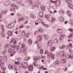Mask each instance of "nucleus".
<instances>
[{
	"instance_id": "52",
	"label": "nucleus",
	"mask_w": 73,
	"mask_h": 73,
	"mask_svg": "<svg viewBox=\"0 0 73 73\" xmlns=\"http://www.w3.org/2000/svg\"><path fill=\"white\" fill-rule=\"evenodd\" d=\"M9 68L10 69H12V65H10L9 66Z\"/></svg>"
},
{
	"instance_id": "9",
	"label": "nucleus",
	"mask_w": 73,
	"mask_h": 73,
	"mask_svg": "<svg viewBox=\"0 0 73 73\" xmlns=\"http://www.w3.org/2000/svg\"><path fill=\"white\" fill-rule=\"evenodd\" d=\"M25 66L23 64H21V67H22V68H23L24 69H26L27 68V66H28V64H27V62H25Z\"/></svg>"
},
{
	"instance_id": "30",
	"label": "nucleus",
	"mask_w": 73,
	"mask_h": 73,
	"mask_svg": "<svg viewBox=\"0 0 73 73\" xmlns=\"http://www.w3.org/2000/svg\"><path fill=\"white\" fill-rule=\"evenodd\" d=\"M45 17L46 18V20H49V18H50V16L48 15H46L45 16Z\"/></svg>"
},
{
	"instance_id": "51",
	"label": "nucleus",
	"mask_w": 73,
	"mask_h": 73,
	"mask_svg": "<svg viewBox=\"0 0 73 73\" xmlns=\"http://www.w3.org/2000/svg\"><path fill=\"white\" fill-rule=\"evenodd\" d=\"M72 5H73L71 4H69L68 5V7L69 8H70V9H71V8H72Z\"/></svg>"
},
{
	"instance_id": "36",
	"label": "nucleus",
	"mask_w": 73,
	"mask_h": 73,
	"mask_svg": "<svg viewBox=\"0 0 73 73\" xmlns=\"http://www.w3.org/2000/svg\"><path fill=\"white\" fill-rule=\"evenodd\" d=\"M9 10L11 11V12H13V11H15V9L13 8H11Z\"/></svg>"
},
{
	"instance_id": "56",
	"label": "nucleus",
	"mask_w": 73,
	"mask_h": 73,
	"mask_svg": "<svg viewBox=\"0 0 73 73\" xmlns=\"http://www.w3.org/2000/svg\"><path fill=\"white\" fill-rule=\"evenodd\" d=\"M1 13H3V14H5V11H4V10L1 11Z\"/></svg>"
},
{
	"instance_id": "18",
	"label": "nucleus",
	"mask_w": 73,
	"mask_h": 73,
	"mask_svg": "<svg viewBox=\"0 0 73 73\" xmlns=\"http://www.w3.org/2000/svg\"><path fill=\"white\" fill-rule=\"evenodd\" d=\"M52 7L54 9H55V8H57V5H56V4L55 3V2L53 3H52Z\"/></svg>"
},
{
	"instance_id": "19",
	"label": "nucleus",
	"mask_w": 73,
	"mask_h": 73,
	"mask_svg": "<svg viewBox=\"0 0 73 73\" xmlns=\"http://www.w3.org/2000/svg\"><path fill=\"white\" fill-rule=\"evenodd\" d=\"M28 68L29 69V70H30V71H32V70H33V66H29L28 67Z\"/></svg>"
},
{
	"instance_id": "38",
	"label": "nucleus",
	"mask_w": 73,
	"mask_h": 73,
	"mask_svg": "<svg viewBox=\"0 0 73 73\" xmlns=\"http://www.w3.org/2000/svg\"><path fill=\"white\" fill-rule=\"evenodd\" d=\"M49 12L50 13H52V14H53V13H57V11H56V10H54V12H52V11H49Z\"/></svg>"
},
{
	"instance_id": "39",
	"label": "nucleus",
	"mask_w": 73,
	"mask_h": 73,
	"mask_svg": "<svg viewBox=\"0 0 73 73\" xmlns=\"http://www.w3.org/2000/svg\"><path fill=\"white\" fill-rule=\"evenodd\" d=\"M58 13H64V10H61L58 11Z\"/></svg>"
},
{
	"instance_id": "29",
	"label": "nucleus",
	"mask_w": 73,
	"mask_h": 73,
	"mask_svg": "<svg viewBox=\"0 0 73 73\" xmlns=\"http://www.w3.org/2000/svg\"><path fill=\"white\" fill-rule=\"evenodd\" d=\"M43 36L47 40L49 38V36L48 35H45V34H43Z\"/></svg>"
},
{
	"instance_id": "64",
	"label": "nucleus",
	"mask_w": 73,
	"mask_h": 73,
	"mask_svg": "<svg viewBox=\"0 0 73 73\" xmlns=\"http://www.w3.org/2000/svg\"><path fill=\"white\" fill-rule=\"evenodd\" d=\"M13 66H14V67L15 68H16V67H17V65L14 64L13 65Z\"/></svg>"
},
{
	"instance_id": "34",
	"label": "nucleus",
	"mask_w": 73,
	"mask_h": 73,
	"mask_svg": "<svg viewBox=\"0 0 73 73\" xmlns=\"http://www.w3.org/2000/svg\"><path fill=\"white\" fill-rule=\"evenodd\" d=\"M66 1L67 3L70 4L72 3V0H66Z\"/></svg>"
},
{
	"instance_id": "28",
	"label": "nucleus",
	"mask_w": 73,
	"mask_h": 73,
	"mask_svg": "<svg viewBox=\"0 0 73 73\" xmlns=\"http://www.w3.org/2000/svg\"><path fill=\"white\" fill-rule=\"evenodd\" d=\"M65 57L67 59L70 58V56L69 55V54L66 53L65 54Z\"/></svg>"
},
{
	"instance_id": "2",
	"label": "nucleus",
	"mask_w": 73,
	"mask_h": 73,
	"mask_svg": "<svg viewBox=\"0 0 73 73\" xmlns=\"http://www.w3.org/2000/svg\"><path fill=\"white\" fill-rule=\"evenodd\" d=\"M13 42V45L11 46V48H13V49L16 48L17 50H18V49H19V46H16V42H17V41L16 40L13 39V38H11V42L12 43Z\"/></svg>"
},
{
	"instance_id": "26",
	"label": "nucleus",
	"mask_w": 73,
	"mask_h": 73,
	"mask_svg": "<svg viewBox=\"0 0 73 73\" xmlns=\"http://www.w3.org/2000/svg\"><path fill=\"white\" fill-rule=\"evenodd\" d=\"M10 7H11V8H12V7H14V8H15L18 9V6L14 5L13 4L11 5L10 6Z\"/></svg>"
},
{
	"instance_id": "61",
	"label": "nucleus",
	"mask_w": 73,
	"mask_h": 73,
	"mask_svg": "<svg viewBox=\"0 0 73 73\" xmlns=\"http://www.w3.org/2000/svg\"><path fill=\"white\" fill-rule=\"evenodd\" d=\"M73 19H71L70 21V23H73Z\"/></svg>"
},
{
	"instance_id": "31",
	"label": "nucleus",
	"mask_w": 73,
	"mask_h": 73,
	"mask_svg": "<svg viewBox=\"0 0 73 73\" xmlns=\"http://www.w3.org/2000/svg\"><path fill=\"white\" fill-rule=\"evenodd\" d=\"M36 7H37V5L36 4H34L32 6L33 9H35V8H36Z\"/></svg>"
},
{
	"instance_id": "3",
	"label": "nucleus",
	"mask_w": 73,
	"mask_h": 73,
	"mask_svg": "<svg viewBox=\"0 0 73 73\" xmlns=\"http://www.w3.org/2000/svg\"><path fill=\"white\" fill-rule=\"evenodd\" d=\"M55 55L54 54H52V52H50L47 53V56L48 58H50L51 57L52 60L54 59V57Z\"/></svg>"
},
{
	"instance_id": "10",
	"label": "nucleus",
	"mask_w": 73,
	"mask_h": 73,
	"mask_svg": "<svg viewBox=\"0 0 73 73\" xmlns=\"http://www.w3.org/2000/svg\"><path fill=\"white\" fill-rule=\"evenodd\" d=\"M11 45L9 44H6L5 46H4V48L5 49H8L9 48V47H10Z\"/></svg>"
},
{
	"instance_id": "7",
	"label": "nucleus",
	"mask_w": 73,
	"mask_h": 73,
	"mask_svg": "<svg viewBox=\"0 0 73 73\" xmlns=\"http://www.w3.org/2000/svg\"><path fill=\"white\" fill-rule=\"evenodd\" d=\"M64 54H65V52L64 51H61L59 53V56L61 57H64L65 56Z\"/></svg>"
},
{
	"instance_id": "6",
	"label": "nucleus",
	"mask_w": 73,
	"mask_h": 73,
	"mask_svg": "<svg viewBox=\"0 0 73 73\" xmlns=\"http://www.w3.org/2000/svg\"><path fill=\"white\" fill-rule=\"evenodd\" d=\"M8 52L9 53H12H12H16L15 50H12L11 48L9 49Z\"/></svg>"
},
{
	"instance_id": "53",
	"label": "nucleus",
	"mask_w": 73,
	"mask_h": 73,
	"mask_svg": "<svg viewBox=\"0 0 73 73\" xmlns=\"http://www.w3.org/2000/svg\"><path fill=\"white\" fill-rule=\"evenodd\" d=\"M40 54H42V53H43V50H40Z\"/></svg>"
},
{
	"instance_id": "22",
	"label": "nucleus",
	"mask_w": 73,
	"mask_h": 73,
	"mask_svg": "<svg viewBox=\"0 0 73 73\" xmlns=\"http://www.w3.org/2000/svg\"><path fill=\"white\" fill-rule=\"evenodd\" d=\"M62 32H63V31H62V30L61 29H58L57 31V32L58 33H62Z\"/></svg>"
},
{
	"instance_id": "54",
	"label": "nucleus",
	"mask_w": 73,
	"mask_h": 73,
	"mask_svg": "<svg viewBox=\"0 0 73 73\" xmlns=\"http://www.w3.org/2000/svg\"><path fill=\"white\" fill-rule=\"evenodd\" d=\"M34 61H36V60H38V59H37V57H35L34 58Z\"/></svg>"
},
{
	"instance_id": "59",
	"label": "nucleus",
	"mask_w": 73,
	"mask_h": 73,
	"mask_svg": "<svg viewBox=\"0 0 73 73\" xmlns=\"http://www.w3.org/2000/svg\"><path fill=\"white\" fill-rule=\"evenodd\" d=\"M29 33H28L27 34V37L28 38L29 37Z\"/></svg>"
},
{
	"instance_id": "20",
	"label": "nucleus",
	"mask_w": 73,
	"mask_h": 73,
	"mask_svg": "<svg viewBox=\"0 0 73 73\" xmlns=\"http://www.w3.org/2000/svg\"><path fill=\"white\" fill-rule=\"evenodd\" d=\"M55 64L56 65H59V64H60V61L58 60H56L55 62Z\"/></svg>"
},
{
	"instance_id": "62",
	"label": "nucleus",
	"mask_w": 73,
	"mask_h": 73,
	"mask_svg": "<svg viewBox=\"0 0 73 73\" xmlns=\"http://www.w3.org/2000/svg\"><path fill=\"white\" fill-rule=\"evenodd\" d=\"M28 21H26L25 23H24V24H28Z\"/></svg>"
},
{
	"instance_id": "16",
	"label": "nucleus",
	"mask_w": 73,
	"mask_h": 73,
	"mask_svg": "<svg viewBox=\"0 0 73 73\" xmlns=\"http://www.w3.org/2000/svg\"><path fill=\"white\" fill-rule=\"evenodd\" d=\"M19 4L23 7H24V6H25V4H24V3H23V1L22 0L19 1Z\"/></svg>"
},
{
	"instance_id": "49",
	"label": "nucleus",
	"mask_w": 73,
	"mask_h": 73,
	"mask_svg": "<svg viewBox=\"0 0 73 73\" xmlns=\"http://www.w3.org/2000/svg\"><path fill=\"white\" fill-rule=\"evenodd\" d=\"M24 20V18H21L19 19V21H22V20Z\"/></svg>"
},
{
	"instance_id": "57",
	"label": "nucleus",
	"mask_w": 73,
	"mask_h": 73,
	"mask_svg": "<svg viewBox=\"0 0 73 73\" xmlns=\"http://www.w3.org/2000/svg\"><path fill=\"white\" fill-rule=\"evenodd\" d=\"M66 48L67 50H69V49H70V47H69L68 45L66 46Z\"/></svg>"
},
{
	"instance_id": "21",
	"label": "nucleus",
	"mask_w": 73,
	"mask_h": 73,
	"mask_svg": "<svg viewBox=\"0 0 73 73\" xmlns=\"http://www.w3.org/2000/svg\"><path fill=\"white\" fill-rule=\"evenodd\" d=\"M67 13H68L70 17H71V16H72V13H71V11H70L69 10L68 11H67Z\"/></svg>"
},
{
	"instance_id": "23",
	"label": "nucleus",
	"mask_w": 73,
	"mask_h": 73,
	"mask_svg": "<svg viewBox=\"0 0 73 73\" xmlns=\"http://www.w3.org/2000/svg\"><path fill=\"white\" fill-rule=\"evenodd\" d=\"M28 43L29 45H31L32 43V40L31 39H29L28 41Z\"/></svg>"
},
{
	"instance_id": "13",
	"label": "nucleus",
	"mask_w": 73,
	"mask_h": 73,
	"mask_svg": "<svg viewBox=\"0 0 73 73\" xmlns=\"http://www.w3.org/2000/svg\"><path fill=\"white\" fill-rule=\"evenodd\" d=\"M38 40H39V41L40 42L42 41V35H41L38 36Z\"/></svg>"
},
{
	"instance_id": "42",
	"label": "nucleus",
	"mask_w": 73,
	"mask_h": 73,
	"mask_svg": "<svg viewBox=\"0 0 73 73\" xmlns=\"http://www.w3.org/2000/svg\"><path fill=\"white\" fill-rule=\"evenodd\" d=\"M43 31H44V29L42 28H40L38 30V31L39 32H42Z\"/></svg>"
},
{
	"instance_id": "24",
	"label": "nucleus",
	"mask_w": 73,
	"mask_h": 73,
	"mask_svg": "<svg viewBox=\"0 0 73 73\" xmlns=\"http://www.w3.org/2000/svg\"><path fill=\"white\" fill-rule=\"evenodd\" d=\"M59 20L60 22L62 23L64 21V18H63V17H60L59 18Z\"/></svg>"
},
{
	"instance_id": "15",
	"label": "nucleus",
	"mask_w": 73,
	"mask_h": 73,
	"mask_svg": "<svg viewBox=\"0 0 73 73\" xmlns=\"http://www.w3.org/2000/svg\"><path fill=\"white\" fill-rule=\"evenodd\" d=\"M30 16L31 18L32 19H35L36 18V16L34 15L33 14H30Z\"/></svg>"
},
{
	"instance_id": "12",
	"label": "nucleus",
	"mask_w": 73,
	"mask_h": 73,
	"mask_svg": "<svg viewBox=\"0 0 73 73\" xmlns=\"http://www.w3.org/2000/svg\"><path fill=\"white\" fill-rule=\"evenodd\" d=\"M52 44H53V41L52 40H50L48 42V45L49 46H51Z\"/></svg>"
},
{
	"instance_id": "40",
	"label": "nucleus",
	"mask_w": 73,
	"mask_h": 73,
	"mask_svg": "<svg viewBox=\"0 0 73 73\" xmlns=\"http://www.w3.org/2000/svg\"><path fill=\"white\" fill-rule=\"evenodd\" d=\"M68 47L70 48H72L73 46H72V44L71 43H70L69 45H68Z\"/></svg>"
},
{
	"instance_id": "58",
	"label": "nucleus",
	"mask_w": 73,
	"mask_h": 73,
	"mask_svg": "<svg viewBox=\"0 0 73 73\" xmlns=\"http://www.w3.org/2000/svg\"><path fill=\"white\" fill-rule=\"evenodd\" d=\"M58 39H55L54 40L55 42H56V43H58Z\"/></svg>"
},
{
	"instance_id": "1",
	"label": "nucleus",
	"mask_w": 73,
	"mask_h": 73,
	"mask_svg": "<svg viewBox=\"0 0 73 73\" xmlns=\"http://www.w3.org/2000/svg\"><path fill=\"white\" fill-rule=\"evenodd\" d=\"M21 48H23V52H22V49L21 48L19 49V51L20 53H24V56H26L27 54V53L25 52H26V50L27 49V47L25 46V44H21Z\"/></svg>"
},
{
	"instance_id": "4",
	"label": "nucleus",
	"mask_w": 73,
	"mask_h": 73,
	"mask_svg": "<svg viewBox=\"0 0 73 73\" xmlns=\"http://www.w3.org/2000/svg\"><path fill=\"white\" fill-rule=\"evenodd\" d=\"M4 64V61L1 62L0 63V67L1 68V69H2V70H5L6 68L5 67H4V68L3 67Z\"/></svg>"
},
{
	"instance_id": "37",
	"label": "nucleus",
	"mask_w": 73,
	"mask_h": 73,
	"mask_svg": "<svg viewBox=\"0 0 73 73\" xmlns=\"http://www.w3.org/2000/svg\"><path fill=\"white\" fill-rule=\"evenodd\" d=\"M61 61L62 63H65L66 62V59H62L61 60Z\"/></svg>"
},
{
	"instance_id": "14",
	"label": "nucleus",
	"mask_w": 73,
	"mask_h": 73,
	"mask_svg": "<svg viewBox=\"0 0 73 73\" xmlns=\"http://www.w3.org/2000/svg\"><path fill=\"white\" fill-rule=\"evenodd\" d=\"M7 34L9 36H12L13 35V32L11 31H9L7 32Z\"/></svg>"
},
{
	"instance_id": "41",
	"label": "nucleus",
	"mask_w": 73,
	"mask_h": 73,
	"mask_svg": "<svg viewBox=\"0 0 73 73\" xmlns=\"http://www.w3.org/2000/svg\"><path fill=\"white\" fill-rule=\"evenodd\" d=\"M41 8L42 11H44L45 10V7H44V6H42L41 7Z\"/></svg>"
},
{
	"instance_id": "25",
	"label": "nucleus",
	"mask_w": 73,
	"mask_h": 73,
	"mask_svg": "<svg viewBox=\"0 0 73 73\" xmlns=\"http://www.w3.org/2000/svg\"><path fill=\"white\" fill-rule=\"evenodd\" d=\"M39 15L40 17H43V13L42 12H40L39 13Z\"/></svg>"
},
{
	"instance_id": "8",
	"label": "nucleus",
	"mask_w": 73,
	"mask_h": 73,
	"mask_svg": "<svg viewBox=\"0 0 73 73\" xmlns=\"http://www.w3.org/2000/svg\"><path fill=\"white\" fill-rule=\"evenodd\" d=\"M8 26L9 28H12L14 27V24L13 23H11L10 24L8 25Z\"/></svg>"
},
{
	"instance_id": "63",
	"label": "nucleus",
	"mask_w": 73,
	"mask_h": 73,
	"mask_svg": "<svg viewBox=\"0 0 73 73\" xmlns=\"http://www.w3.org/2000/svg\"><path fill=\"white\" fill-rule=\"evenodd\" d=\"M68 31H70L71 32H73V30L71 29H69L68 30Z\"/></svg>"
},
{
	"instance_id": "55",
	"label": "nucleus",
	"mask_w": 73,
	"mask_h": 73,
	"mask_svg": "<svg viewBox=\"0 0 73 73\" xmlns=\"http://www.w3.org/2000/svg\"><path fill=\"white\" fill-rule=\"evenodd\" d=\"M3 59V56H0V62L1 61V60Z\"/></svg>"
},
{
	"instance_id": "45",
	"label": "nucleus",
	"mask_w": 73,
	"mask_h": 73,
	"mask_svg": "<svg viewBox=\"0 0 73 73\" xmlns=\"http://www.w3.org/2000/svg\"><path fill=\"white\" fill-rule=\"evenodd\" d=\"M5 5H6V6H7V5H8L9 4V1H7L5 3Z\"/></svg>"
},
{
	"instance_id": "27",
	"label": "nucleus",
	"mask_w": 73,
	"mask_h": 73,
	"mask_svg": "<svg viewBox=\"0 0 73 73\" xmlns=\"http://www.w3.org/2000/svg\"><path fill=\"white\" fill-rule=\"evenodd\" d=\"M64 37H65V35L64 34H62L60 36V39L61 40H62L64 38Z\"/></svg>"
},
{
	"instance_id": "43",
	"label": "nucleus",
	"mask_w": 73,
	"mask_h": 73,
	"mask_svg": "<svg viewBox=\"0 0 73 73\" xmlns=\"http://www.w3.org/2000/svg\"><path fill=\"white\" fill-rule=\"evenodd\" d=\"M70 58L71 59H73V54H71L70 55Z\"/></svg>"
},
{
	"instance_id": "48",
	"label": "nucleus",
	"mask_w": 73,
	"mask_h": 73,
	"mask_svg": "<svg viewBox=\"0 0 73 73\" xmlns=\"http://www.w3.org/2000/svg\"><path fill=\"white\" fill-rule=\"evenodd\" d=\"M50 1L51 3H55L57 0H50Z\"/></svg>"
},
{
	"instance_id": "44",
	"label": "nucleus",
	"mask_w": 73,
	"mask_h": 73,
	"mask_svg": "<svg viewBox=\"0 0 73 73\" xmlns=\"http://www.w3.org/2000/svg\"><path fill=\"white\" fill-rule=\"evenodd\" d=\"M7 51L6 50H5L3 51L2 54L4 55V54H5L7 53Z\"/></svg>"
},
{
	"instance_id": "46",
	"label": "nucleus",
	"mask_w": 73,
	"mask_h": 73,
	"mask_svg": "<svg viewBox=\"0 0 73 73\" xmlns=\"http://www.w3.org/2000/svg\"><path fill=\"white\" fill-rule=\"evenodd\" d=\"M52 23H53V22H54V21L56 20L55 18H54V17H52Z\"/></svg>"
},
{
	"instance_id": "32",
	"label": "nucleus",
	"mask_w": 73,
	"mask_h": 73,
	"mask_svg": "<svg viewBox=\"0 0 73 73\" xmlns=\"http://www.w3.org/2000/svg\"><path fill=\"white\" fill-rule=\"evenodd\" d=\"M27 1L29 3L30 5H32L33 4V2L31 1V0H27Z\"/></svg>"
},
{
	"instance_id": "35",
	"label": "nucleus",
	"mask_w": 73,
	"mask_h": 73,
	"mask_svg": "<svg viewBox=\"0 0 73 73\" xmlns=\"http://www.w3.org/2000/svg\"><path fill=\"white\" fill-rule=\"evenodd\" d=\"M55 48L54 46L51 47L50 49V51H53L55 50Z\"/></svg>"
},
{
	"instance_id": "50",
	"label": "nucleus",
	"mask_w": 73,
	"mask_h": 73,
	"mask_svg": "<svg viewBox=\"0 0 73 73\" xmlns=\"http://www.w3.org/2000/svg\"><path fill=\"white\" fill-rule=\"evenodd\" d=\"M65 45H63L62 47H59V48L60 49H64V47H65Z\"/></svg>"
},
{
	"instance_id": "47",
	"label": "nucleus",
	"mask_w": 73,
	"mask_h": 73,
	"mask_svg": "<svg viewBox=\"0 0 73 73\" xmlns=\"http://www.w3.org/2000/svg\"><path fill=\"white\" fill-rule=\"evenodd\" d=\"M22 36H25V33L24 31H23L22 33Z\"/></svg>"
},
{
	"instance_id": "60",
	"label": "nucleus",
	"mask_w": 73,
	"mask_h": 73,
	"mask_svg": "<svg viewBox=\"0 0 73 73\" xmlns=\"http://www.w3.org/2000/svg\"><path fill=\"white\" fill-rule=\"evenodd\" d=\"M48 50H47L46 51V52L44 53V54H46L47 53L48 54Z\"/></svg>"
},
{
	"instance_id": "33",
	"label": "nucleus",
	"mask_w": 73,
	"mask_h": 73,
	"mask_svg": "<svg viewBox=\"0 0 73 73\" xmlns=\"http://www.w3.org/2000/svg\"><path fill=\"white\" fill-rule=\"evenodd\" d=\"M31 58L30 57H27L24 59V61H27Z\"/></svg>"
},
{
	"instance_id": "17",
	"label": "nucleus",
	"mask_w": 73,
	"mask_h": 73,
	"mask_svg": "<svg viewBox=\"0 0 73 73\" xmlns=\"http://www.w3.org/2000/svg\"><path fill=\"white\" fill-rule=\"evenodd\" d=\"M42 46V44L41 43H39V44H37V46L38 47V48L39 49H41V46Z\"/></svg>"
},
{
	"instance_id": "5",
	"label": "nucleus",
	"mask_w": 73,
	"mask_h": 73,
	"mask_svg": "<svg viewBox=\"0 0 73 73\" xmlns=\"http://www.w3.org/2000/svg\"><path fill=\"white\" fill-rule=\"evenodd\" d=\"M2 29V31H1L2 32L1 33V35L3 36V37H5V34H4L3 33V32H4L5 30V29H4V25H2L1 26Z\"/></svg>"
},
{
	"instance_id": "11",
	"label": "nucleus",
	"mask_w": 73,
	"mask_h": 73,
	"mask_svg": "<svg viewBox=\"0 0 73 73\" xmlns=\"http://www.w3.org/2000/svg\"><path fill=\"white\" fill-rule=\"evenodd\" d=\"M56 3V6L59 7L60 5V0H57Z\"/></svg>"
}]
</instances>
